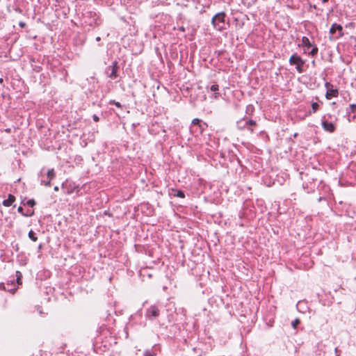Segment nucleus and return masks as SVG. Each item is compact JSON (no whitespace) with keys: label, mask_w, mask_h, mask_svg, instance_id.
I'll list each match as a JSON object with an SVG mask.
<instances>
[{"label":"nucleus","mask_w":356,"mask_h":356,"mask_svg":"<svg viewBox=\"0 0 356 356\" xmlns=\"http://www.w3.org/2000/svg\"><path fill=\"white\" fill-rule=\"evenodd\" d=\"M225 15L224 13H219L212 18V24L215 29L222 31L225 29Z\"/></svg>","instance_id":"obj_1"},{"label":"nucleus","mask_w":356,"mask_h":356,"mask_svg":"<svg viewBox=\"0 0 356 356\" xmlns=\"http://www.w3.org/2000/svg\"><path fill=\"white\" fill-rule=\"evenodd\" d=\"M342 26L341 25L334 24L330 29L331 40L339 38L342 35Z\"/></svg>","instance_id":"obj_2"},{"label":"nucleus","mask_w":356,"mask_h":356,"mask_svg":"<svg viewBox=\"0 0 356 356\" xmlns=\"http://www.w3.org/2000/svg\"><path fill=\"white\" fill-rule=\"evenodd\" d=\"M289 63L291 65L296 66V69L298 71V72H302L304 61L299 56H298L297 54L292 55L289 58Z\"/></svg>","instance_id":"obj_3"},{"label":"nucleus","mask_w":356,"mask_h":356,"mask_svg":"<svg viewBox=\"0 0 356 356\" xmlns=\"http://www.w3.org/2000/svg\"><path fill=\"white\" fill-rule=\"evenodd\" d=\"M325 86L327 89L325 97L327 99L335 97L338 95V90L334 88L333 86L328 82H326Z\"/></svg>","instance_id":"obj_4"},{"label":"nucleus","mask_w":356,"mask_h":356,"mask_svg":"<svg viewBox=\"0 0 356 356\" xmlns=\"http://www.w3.org/2000/svg\"><path fill=\"white\" fill-rule=\"evenodd\" d=\"M47 177L48 181L41 180V184H44L45 186H51V180H52L55 177V172L54 169H50L48 170L47 173Z\"/></svg>","instance_id":"obj_5"},{"label":"nucleus","mask_w":356,"mask_h":356,"mask_svg":"<svg viewBox=\"0 0 356 356\" xmlns=\"http://www.w3.org/2000/svg\"><path fill=\"white\" fill-rule=\"evenodd\" d=\"M322 127L323 129L328 132H333L335 129V126L332 122H329L326 120L322 121Z\"/></svg>","instance_id":"obj_6"},{"label":"nucleus","mask_w":356,"mask_h":356,"mask_svg":"<svg viewBox=\"0 0 356 356\" xmlns=\"http://www.w3.org/2000/svg\"><path fill=\"white\" fill-rule=\"evenodd\" d=\"M159 315V309L154 307V306H152L150 307L147 311V313H146V316L148 318H151V317H157Z\"/></svg>","instance_id":"obj_7"},{"label":"nucleus","mask_w":356,"mask_h":356,"mask_svg":"<svg viewBox=\"0 0 356 356\" xmlns=\"http://www.w3.org/2000/svg\"><path fill=\"white\" fill-rule=\"evenodd\" d=\"M108 69L111 70L108 76L111 79H115L117 77V64L114 63L113 65L108 67Z\"/></svg>","instance_id":"obj_8"},{"label":"nucleus","mask_w":356,"mask_h":356,"mask_svg":"<svg viewBox=\"0 0 356 356\" xmlns=\"http://www.w3.org/2000/svg\"><path fill=\"white\" fill-rule=\"evenodd\" d=\"M15 200L14 195L10 194L8 199L3 201V205L5 207H10Z\"/></svg>","instance_id":"obj_9"},{"label":"nucleus","mask_w":356,"mask_h":356,"mask_svg":"<svg viewBox=\"0 0 356 356\" xmlns=\"http://www.w3.org/2000/svg\"><path fill=\"white\" fill-rule=\"evenodd\" d=\"M192 124L193 125H198L200 127V132H202L204 130V127L206 126L205 123L201 124V120L198 118L193 119L192 120Z\"/></svg>","instance_id":"obj_10"},{"label":"nucleus","mask_w":356,"mask_h":356,"mask_svg":"<svg viewBox=\"0 0 356 356\" xmlns=\"http://www.w3.org/2000/svg\"><path fill=\"white\" fill-rule=\"evenodd\" d=\"M302 45L307 47V50H309V48H310L312 47V44L309 40L308 38L307 37H302Z\"/></svg>","instance_id":"obj_11"},{"label":"nucleus","mask_w":356,"mask_h":356,"mask_svg":"<svg viewBox=\"0 0 356 356\" xmlns=\"http://www.w3.org/2000/svg\"><path fill=\"white\" fill-rule=\"evenodd\" d=\"M29 237L33 241H36L38 240V238L35 236V233L33 230H31L29 232Z\"/></svg>","instance_id":"obj_12"},{"label":"nucleus","mask_w":356,"mask_h":356,"mask_svg":"<svg viewBox=\"0 0 356 356\" xmlns=\"http://www.w3.org/2000/svg\"><path fill=\"white\" fill-rule=\"evenodd\" d=\"M17 282L18 284H22V275L19 271H16Z\"/></svg>","instance_id":"obj_13"},{"label":"nucleus","mask_w":356,"mask_h":356,"mask_svg":"<svg viewBox=\"0 0 356 356\" xmlns=\"http://www.w3.org/2000/svg\"><path fill=\"white\" fill-rule=\"evenodd\" d=\"M18 212L24 215V216H31L33 214V211H31L29 213H23V208L22 207H19L17 209Z\"/></svg>","instance_id":"obj_14"},{"label":"nucleus","mask_w":356,"mask_h":356,"mask_svg":"<svg viewBox=\"0 0 356 356\" xmlns=\"http://www.w3.org/2000/svg\"><path fill=\"white\" fill-rule=\"evenodd\" d=\"M319 108V105L317 102H314L312 104V112L316 113Z\"/></svg>","instance_id":"obj_15"},{"label":"nucleus","mask_w":356,"mask_h":356,"mask_svg":"<svg viewBox=\"0 0 356 356\" xmlns=\"http://www.w3.org/2000/svg\"><path fill=\"white\" fill-rule=\"evenodd\" d=\"M26 204L33 207L35 204V202L34 200H29L26 202Z\"/></svg>","instance_id":"obj_16"},{"label":"nucleus","mask_w":356,"mask_h":356,"mask_svg":"<svg viewBox=\"0 0 356 356\" xmlns=\"http://www.w3.org/2000/svg\"><path fill=\"white\" fill-rule=\"evenodd\" d=\"M300 323V320L296 318V320H294L292 323H291V325L293 328H296L297 325Z\"/></svg>","instance_id":"obj_17"},{"label":"nucleus","mask_w":356,"mask_h":356,"mask_svg":"<svg viewBox=\"0 0 356 356\" xmlns=\"http://www.w3.org/2000/svg\"><path fill=\"white\" fill-rule=\"evenodd\" d=\"M210 90L213 92H216L218 90V86L217 84H213L211 86Z\"/></svg>","instance_id":"obj_18"},{"label":"nucleus","mask_w":356,"mask_h":356,"mask_svg":"<svg viewBox=\"0 0 356 356\" xmlns=\"http://www.w3.org/2000/svg\"><path fill=\"white\" fill-rule=\"evenodd\" d=\"M175 195L181 198L184 197V193L181 191H178L177 194Z\"/></svg>","instance_id":"obj_19"},{"label":"nucleus","mask_w":356,"mask_h":356,"mask_svg":"<svg viewBox=\"0 0 356 356\" xmlns=\"http://www.w3.org/2000/svg\"><path fill=\"white\" fill-rule=\"evenodd\" d=\"M318 51V49L316 47H314L311 51L309 52V54H311L312 55H315Z\"/></svg>","instance_id":"obj_20"},{"label":"nucleus","mask_w":356,"mask_h":356,"mask_svg":"<svg viewBox=\"0 0 356 356\" xmlns=\"http://www.w3.org/2000/svg\"><path fill=\"white\" fill-rule=\"evenodd\" d=\"M111 103L115 104L118 107H121L120 104L119 102H118L111 101Z\"/></svg>","instance_id":"obj_21"},{"label":"nucleus","mask_w":356,"mask_h":356,"mask_svg":"<svg viewBox=\"0 0 356 356\" xmlns=\"http://www.w3.org/2000/svg\"><path fill=\"white\" fill-rule=\"evenodd\" d=\"M248 124L250 125H254L255 124V122L254 121H252V120H249L247 122Z\"/></svg>","instance_id":"obj_22"},{"label":"nucleus","mask_w":356,"mask_h":356,"mask_svg":"<svg viewBox=\"0 0 356 356\" xmlns=\"http://www.w3.org/2000/svg\"><path fill=\"white\" fill-rule=\"evenodd\" d=\"M144 356H153V355L152 353H150L149 352H145L144 353Z\"/></svg>","instance_id":"obj_23"},{"label":"nucleus","mask_w":356,"mask_h":356,"mask_svg":"<svg viewBox=\"0 0 356 356\" xmlns=\"http://www.w3.org/2000/svg\"><path fill=\"white\" fill-rule=\"evenodd\" d=\"M93 120L95 121V122H97L99 121V117L97 116L96 115H93Z\"/></svg>","instance_id":"obj_24"},{"label":"nucleus","mask_w":356,"mask_h":356,"mask_svg":"<svg viewBox=\"0 0 356 356\" xmlns=\"http://www.w3.org/2000/svg\"><path fill=\"white\" fill-rule=\"evenodd\" d=\"M352 108L353 109V111L356 112V105H352Z\"/></svg>","instance_id":"obj_25"},{"label":"nucleus","mask_w":356,"mask_h":356,"mask_svg":"<svg viewBox=\"0 0 356 356\" xmlns=\"http://www.w3.org/2000/svg\"><path fill=\"white\" fill-rule=\"evenodd\" d=\"M54 189L55 191H58L59 188H58V186H56L54 187Z\"/></svg>","instance_id":"obj_26"},{"label":"nucleus","mask_w":356,"mask_h":356,"mask_svg":"<svg viewBox=\"0 0 356 356\" xmlns=\"http://www.w3.org/2000/svg\"><path fill=\"white\" fill-rule=\"evenodd\" d=\"M328 1H329V0H322V1H323V3H327Z\"/></svg>","instance_id":"obj_27"},{"label":"nucleus","mask_w":356,"mask_h":356,"mask_svg":"<svg viewBox=\"0 0 356 356\" xmlns=\"http://www.w3.org/2000/svg\"><path fill=\"white\" fill-rule=\"evenodd\" d=\"M96 40H97V41H99V40H100V38H99V37H97V38H96Z\"/></svg>","instance_id":"obj_28"},{"label":"nucleus","mask_w":356,"mask_h":356,"mask_svg":"<svg viewBox=\"0 0 356 356\" xmlns=\"http://www.w3.org/2000/svg\"><path fill=\"white\" fill-rule=\"evenodd\" d=\"M20 26H24V24L20 23Z\"/></svg>","instance_id":"obj_29"},{"label":"nucleus","mask_w":356,"mask_h":356,"mask_svg":"<svg viewBox=\"0 0 356 356\" xmlns=\"http://www.w3.org/2000/svg\"><path fill=\"white\" fill-rule=\"evenodd\" d=\"M0 82H2V79H0Z\"/></svg>","instance_id":"obj_30"}]
</instances>
